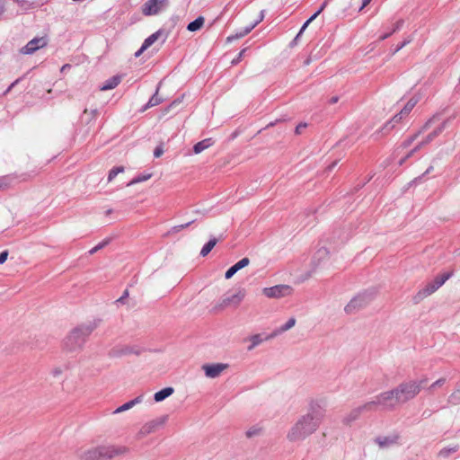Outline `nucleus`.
<instances>
[{"mask_svg":"<svg viewBox=\"0 0 460 460\" xmlns=\"http://www.w3.org/2000/svg\"><path fill=\"white\" fill-rule=\"evenodd\" d=\"M435 288L430 285V282L428 283L423 288L418 291V293L413 296L412 300L414 304H419L424 298L428 297L431 294L435 292Z\"/></svg>","mask_w":460,"mask_h":460,"instance_id":"19","label":"nucleus"},{"mask_svg":"<svg viewBox=\"0 0 460 460\" xmlns=\"http://www.w3.org/2000/svg\"><path fill=\"white\" fill-rule=\"evenodd\" d=\"M249 263H250V260L247 257H245V258H243L242 260H240L238 262H236L232 267L237 272L238 270H242L243 268L248 266Z\"/></svg>","mask_w":460,"mask_h":460,"instance_id":"37","label":"nucleus"},{"mask_svg":"<svg viewBox=\"0 0 460 460\" xmlns=\"http://www.w3.org/2000/svg\"><path fill=\"white\" fill-rule=\"evenodd\" d=\"M128 296V289H126V290L124 291L123 295H122L119 298H118V299L116 300V303H118V304H119H119H124V303H125V300H126V298H127Z\"/></svg>","mask_w":460,"mask_h":460,"instance_id":"46","label":"nucleus"},{"mask_svg":"<svg viewBox=\"0 0 460 460\" xmlns=\"http://www.w3.org/2000/svg\"><path fill=\"white\" fill-rule=\"evenodd\" d=\"M195 222V220H191L190 222H187L185 224H181V225H179V226H175L172 228L171 232L172 233H178L180 232L181 230L184 229V228H187L188 226H190L191 224H193Z\"/></svg>","mask_w":460,"mask_h":460,"instance_id":"41","label":"nucleus"},{"mask_svg":"<svg viewBox=\"0 0 460 460\" xmlns=\"http://www.w3.org/2000/svg\"><path fill=\"white\" fill-rule=\"evenodd\" d=\"M371 411L367 402L352 409L344 418L342 422L346 425L358 420L363 412Z\"/></svg>","mask_w":460,"mask_h":460,"instance_id":"14","label":"nucleus"},{"mask_svg":"<svg viewBox=\"0 0 460 460\" xmlns=\"http://www.w3.org/2000/svg\"><path fill=\"white\" fill-rule=\"evenodd\" d=\"M327 3H328V0H325V1L322 4V5L320 6V8L317 10V12H319V13H321L324 10V8H325V7H326V5H327Z\"/></svg>","mask_w":460,"mask_h":460,"instance_id":"56","label":"nucleus"},{"mask_svg":"<svg viewBox=\"0 0 460 460\" xmlns=\"http://www.w3.org/2000/svg\"><path fill=\"white\" fill-rule=\"evenodd\" d=\"M418 99L411 98L405 106L402 109L401 114L408 115L411 110L414 108V106L417 104Z\"/></svg>","mask_w":460,"mask_h":460,"instance_id":"34","label":"nucleus"},{"mask_svg":"<svg viewBox=\"0 0 460 460\" xmlns=\"http://www.w3.org/2000/svg\"><path fill=\"white\" fill-rule=\"evenodd\" d=\"M146 49H142V47L135 53V57H139Z\"/></svg>","mask_w":460,"mask_h":460,"instance_id":"63","label":"nucleus"},{"mask_svg":"<svg viewBox=\"0 0 460 460\" xmlns=\"http://www.w3.org/2000/svg\"><path fill=\"white\" fill-rule=\"evenodd\" d=\"M141 353V349L137 346H130V345H116L113 348H111L109 352L108 356L110 358H121L124 356L128 355H139Z\"/></svg>","mask_w":460,"mask_h":460,"instance_id":"9","label":"nucleus"},{"mask_svg":"<svg viewBox=\"0 0 460 460\" xmlns=\"http://www.w3.org/2000/svg\"><path fill=\"white\" fill-rule=\"evenodd\" d=\"M228 367L227 364L217 363V364H206L202 366V369L205 372L207 377L216 378Z\"/></svg>","mask_w":460,"mask_h":460,"instance_id":"13","label":"nucleus"},{"mask_svg":"<svg viewBox=\"0 0 460 460\" xmlns=\"http://www.w3.org/2000/svg\"><path fill=\"white\" fill-rule=\"evenodd\" d=\"M169 0H148L142 5V13L146 16L155 15L169 6Z\"/></svg>","mask_w":460,"mask_h":460,"instance_id":"8","label":"nucleus"},{"mask_svg":"<svg viewBox=\"0 0 460 460\" xmlns=\"http://www.w3.org/2000/svg\"><path fill=\"white\" fill-rule=\"evenodd\" d=\"M338 101H339V97H338V96H332V97L329 100V103H330V104H334V103H336Z\"/></svg>","mask_w":460,"mask_h":460,"instance_id":"58","label":"nucleus"},{"mask_svg":"<svg viewBox=\"0 0 460 460\" xmlns=\"http://www.w3.org/2000/svg\"><path fill=\"white\" fill-rule=\"evenodd\" d=\"M451 277L450 273H444L442 275L437 276L430 285L437 291L449 278Z\"/></svg>","mask_w":460,"mask_h":460,"instance_id":"26","label":"nucleus"},{"mask_svg":"<svg viewBox=\"0 0 460 460\" xmlns=\"http://www.w3.org/2000/svg\"><path fill=\"white\" fill-rule=\"evenodd\" d=\"M121 82L120 75H114L106 80L103 84L100 87L101 91H107L114 89Z\"/></svg>","mask_w":460,"mask_h":460,"instance_id":"21","label":"nucleus"},{"mask_svg":"<svg viewBox=\"0 0 460 460\" xmlns=\"http://www.w3.org/2000/svg\"><path fill=\"white\" fill-rule=\"evenodd\" d=\"M264 18V11H261L260 13V16H258V19L255 22H258V24L263 20Z\"/></svg>","mask_w":460,"mask_h":460,"instance_id":"60","label":"nucleus"},{"mask_svg":"<svg viewBox=\"0 0 460 460\" xmlns=\"http://www.w3.org/2000/svg\"><path fill=\"white\" fill-rule=\"evenodd\" d=\"M251 345L248 346V350H252L255 347L262 343L265 340V337L263 338L261 334H254L250 337Z\"/></svg>","mask_w":460,"mask_h":460,"instance_id":"31","label":"nucleus"},{"mask_svg":"<svg viewBox=\"0 0 460 460\" xmlns=\"http://www.w3.org/2000/svg\"><path fill=\"white\" fill-rule=\"evenodd\" d=\"M168 419L167 415L161 416L145 423L138 432V437L143 438L148 434L155 432L159 428L163 427Z\"/></svg>","mask_w":460,"mask_h":460,"instance_id":"11","label":"nucleus"},{"mask_svg":"<svg viewBox=\"0 0 460 460\" xmlns=\"http://www.w3.org/2000/svg\"><path fill=\"white\" fill-rule=\"evenodd\" d=\"M245 51H246V49H242V50L240 51V53L238 54L237 58H234V59H233L232 64H233V65H236V64H238V63L242 60V58H243V54H244V52H245Z\"/></svg>","mask_w":460,"mask_h":460,"instance_id":"44","label":"nucleus"},{"mask_svg":"<svg viewBox=\"0 0 460 460\" xmlns=\"http://www.w3.org/2000/svg\"><path fill=\"white\" fill-rule=\"evenodd\" d=\"M311 22H308V20L303 24V26L301 27L299 32L297 33V37H300L302 35V33L304 32V31L305 30V28L310 24Z\"/></svg>","mask_w":460,"mask_h":460,"instance_id":"52","label":"nucleus"},{"mask_svg":"<svg viewBox=\"0 0 460 460\" xmlns=\"http://www.w3.org/2000/svg\"><path fill=\"white\" fill-rule=\"evenodd\" d=\"M205 19L202 16H199L194 21L190 22L188 26L187 30L190 31H196L202 28L204 24Z\"/></svg>","mask_w":460,"mask_h":460,"instance_id":"29","label":"nucleus"},{"mask_svg":"<svg viewBox=\"0 0 460 460\" xmlns=\"http://www.w3.org/2000/svg\"><path fill=\"white\" fill-rule=\"evenodd\" d=\"M292 291L293 288L288 285H276L263 288L262 293L269 298H280L290 296Z\"/></svg>","mask_w":460,"mask_h":460,"instance_id":"10","label":"nucleus"},{"mask_svg":"<svg viewBox=\"0 0 460 460\" xmlns=\"http://www.w3.org/2000/svg\"><path fill=\"white\" fill-rule=\"evenodd\" d=\"M325 416V411L314 401L309 403L308 411L301 415L287 434L289 442L304 441L314 434L321 426Z\"/></svg>","mask_w":460,"mask_h":460,"instance_id":"1","label":"nucleus"},{"mask_svg":"<svg viewBox=\"0 0 460 460\" xmlns=\"http://www.w3.org/2000/svg\"><path fill=\"white\" fill-rule=\"evenodd\" d=\"M96 327L97 323H90L72 330L64 341L65 349L68 351H75L81 349L85 343L87 337Z\"/></svg>","mask_w":460,"mask_h":460,"instance_id":"4","label":"nucleus"},{"mask_svg":"<svg viewBox=\"0 0 460 460\" xmlns=\"http://www.w3.org/2000/svg\"><path fill=\"white\" fill-rule=\"evenodd\" d=\"M404 21L402 19L397 21L395 24L394 25V28L392 30V32L394 33L401 30V28L403 26Z\"/></svg>","mask_w":460,"mask_h":460,"instance_id":"43","label":"nucleus"},{"mask_svg":"<svg viewBox=\"0 0 460 460\" xmlns=\"http://www.w3.org/2000/svg\"><path fill=\"white\" fill-rule=\"evenodd\" d=\"M142 401H143V395H139V396L136 397L135 399H133V400H131V401L122 404L121 406L118 407L113 411V413L117 414V413H120L122 411H128V410L131 409L132 407H134L135 405L140 403Z\"/></svg>","mask_w":460,"mask_h":460,"instance_id":"20","label":"nucleus"},{"mask_svg":"<svg viewBox=\"0 0 460 460\" xmlns=\"http://www.w3.org/2000/svg\"><path fill=\"white\" fill-rule=\"evenodd\" d=\"M449 404L459 405L460 404V387L455 390L447 399Z\"/></svg>","mask_w":460,"mask_h":460,"instance_id":"33","label":"nucleus"},{"mask_svg":"<svg viewBox=\"0 0 460 460\" xmlns=\"http://www.w3.org/2000/svg\"><path fill=\"white\" fill-rule=\"evenodd\" d=\"M150 178H151V174L150 173L145 174V175H139V176H137V177L133 178L127 185L128 186H131V185H134V184H137V183L147 181Z\"/></svg>","mask_w":460,"mask_h":460,"instance_id":"36","label":"nucleus"},{"mask_svg":"<svg viewBox=\"0 0 460 460\" xmlns=\"http://www.w3.org/2000/svg\"><path fill=\"white\" fill-rule=\"evenodd\" d=\"M372 0H362V4L359 6L358 11H362Z\"/></svg>","mask_w":460,"mask_h":460,"instance_id":"55","label":"nucleus"},{"mask_svg":"<svg viewBox=\"0 0 460 460\" xmlns=\"http://www.w3.org/2000/svg\"><path fill=\"white\" fill-rule=\"evenodd\" d=\"M128 452V447L123 446H99L84 450L79 455V458L80 460H106L125 455Z\"/></svg>","mask_w":460,"mask_h":460,"instance_id":"3","label":"nucleus"},{"mask_svg":"<svg viewBox=\"0 0 460 460\" xmlns=\"http://www.w3.org/2000/svg\"><path fill=\"white\" fill-rule=\"evenodd\" d=\"M110 243V239L103 240L102 243H98L96 246H94L93 249L89 251L90 254H93L97 252L99 250L105 247Z\"/></svg>","mask_w":460,"mask_h":460,"instance_id":"40","label":"nucleus"},{"mask_svg":"<svg viewBox=\"0 0 460 460\" xmlns=\"http://www.w3.org/2000/svg\"><path fill=\"white\" fill-rule=\"evenodd\" d=\"M405 116L404 114H401V111L394 116L392 120L389 123H398L402 117Z\"/></svg>","mask_w":460,"mask_h":460,"instance_id":"49","label":"nucleus"},{"mask_svg":"<svg viewBox=\"0 0 460 460\" xmlns=\"http://www.w3.org/2000/svg\"><path fill=\"white\" fill-rule=\"evenodd\" d=\"M19 82H20V79H16L14 82H13L11 84V85L4 92V94L8 93Z\"/></svg>","mask_w":460,"mask_h":460,"instance_id":"54","label":"nucleus"},{"mask_svg":"<svg viewBox=\"0 0 460 460\" xmlns=\"http://www.w3.org/2000/svg\"><path fill=\"white\" fill-rule=\"evenodd\" d=\"M217 243V238H215V237L210 238L209 241L207 243H205L204 246L202 247V249L200 251V255L202 257L207 256L211 252V250L215 247Z\"/></svg>","mask_w":460,"mask_h":460,"instance_id":"30","label":"nucleus"},{"mask_svg":"<svg viewBox=\"0 0 460 460\" xmlns=\"http://www.w3.org/2000/svg\"><path fill=\"white\" fill-rule=\"evenodd\" d=\"M412 40H413V39H412V37H411V36L407 37V38H406V39H405V40H404L401 44H399V45L395 48V49H394V53H396V52H398L399 50H401L403 47H405L406 45H408L409 43H411V42L412 41Z\"/></svg>","mask_w":460,"mask_h":460,"instance_id":"42","label":"nucleus"},{"mask_svg":"<svg viewBox=\"0 0 460 460\" xmlns=\"http://www.w3.org/2000/svg\"><path fill=\"white\" fill-rule=\"evenodd\" d=\"M306 123H300L296 127V134L299 135L302 133V130L306 128Z\"/></svg>","mask_w":460,"mask_h":460,"instance_id":"50","label":"nucleus"},{"mask_svg":"<svg viewBox=\"0 0 460 460\" xmlns=\"http://www.w3.org/2000/svg\"><path fill=\"white\" fill-rule=\"evenodd\" d=\"M162 34V31L158 30L155 33L151 34L149 37H147L143 44H142V49H148L151 45H153L159 38V36Z\"/></svg>","mask_w":460,"mask_h":460,"instance_id":"28","label":"nucleus"},{"mask_svg":"<svg viewBox=\"0 0 460 460\" xmlns=\"http://www.w3.org/2000/svg\"><path fill=\"white\" fill-rule=\"evenodd\" d=\"M159 88L156 89L155 93L149 99L148 102L144 107V111L148 108L155 107L162 102V98L158 96Z\"/></svg>","mask_w":460,"mask_h":460,"instance_id":"32","label":"nucleus"},{"mask_svg":"<svg viewBox=\"0 0 460 460\" xmlns=\"http://www.w3.org/2000/svg\"><path fill=\"white\" fill-rule=\"evenodd\" d=\"M427 384L428 378L422 377L420 379H407L397 385L393 389L399 405L416 398Z\"/></svg>","mask_w":460,"mask_h":460,"instance_id":"2","label":"nucleus"},{"mask_svg":"<svg viewBox=\"0 0 460 460\" xmlns=\"http://www.w3.org/2000/svg\"><path fill=\"white\" fill-rule=\"evenodd\" d=\"M400 435L399 433H393L389 436H379L375 438V443L378 445L380 448H387L399 443Z\"/></svg>","mask_w":460,"mask_h":460,"instance_id":"15","label":"nucleus"},{"mask_svg":"<svg viewBox=\"0 0 460 460\" xmlns=\"http://www.w3.org/2000/svg\"><path fill=\"white\" fill-rule=\"evenodd\" d=\"M447 120L443 121L437 128H435L432 132H430L424 140H422L419 145H417L412 150L411 153L417 152L421 146L427 145L433 141L442 131L445 129Z\"/></svg>","mask_w":460,"mask_h":460,"instance_id":"16","label":"nucleus"},{"mask_svg":"<svg viewBox=\"0 0 460 460\" xmlns=\"http://www.w3.org/2000/svg\"><path fill=\"white\" fill-rule=\"evenodd\" d=\"M458 449H459V445H457V444L450 446V447H447L442 448L438 452V456L441 458H447V457H449L450 455L457 452Z\"/></svg>","mask_w":460,"mask_h":460,"instance_id":"27","label":"nucleus"},{"mask_svg":"<svg viewBox=\"0 0 460 460\" xmlns=\"http://www.w3.org/2000/svg\"><path fill=\"white\" fill-rule=\"evenodd\" d=\"M319 12H315L309 19H308V22H312L318 15H319Z\"/></svg>","mask_w":460,"mask_h":460,"instance_id":"61","label":"nucleus"},{"mask_svg":"<svg viewBox=\"0 0 460 460\" xmlns=\"http://www.w3.org/2000/svg\"><path fill=\"white\" fill-rule=\"evenodd\" d=\"M261 428L258 426H252L245 432V435L248 438H252L253 437L261 435Z\"/></svg>","mask_w":460,"mask_h":460,"instance_id":"35","label":"nucleus"},{"mask_svg":"<svg viewBox=\"0 0 460 460\" xmlns=\"http://www.w3.org/2000/svg\"><path fill=\"white\" fill-rule=\"evenodd\" d=\"M62 374V369L60 367H55L51 370V375L54 377H57Z\"/></svg>","mask_w":460,"mask_h":460,"instance_id":"51","label":"nucleus"},{"mask_svg":"<svg viewBox=\"0 0 460 460\" xmlns=\"http://www.w3.org/2000/svg\"><path fill=\"white\" fill-rule=\"evenodd\" d=\"M213 144H214V141L212 140V138L203 139V140H201V141H199V142H198L197 144L194 145L193 152L195 154H199L202 151H204L207 148H208L209 146H211Z\"/></svg>","mask_w":460,"mask_h":460,"instance_id":"23","label":"nucleus"},{"mask_svg":"<svg viewBox=\"0 0 460 460\" xmlns=\"http://www.w3.org/2000/svg\"><path fill=\"white\" fill-rule=\"evenodd\" d=\"M164 154V149L162 146H158L155 147L154 151V156L158 158Z\"/></svg>","mask_w":460,"mask_h":460,"instance_id":"45","label":"nucleus"},{"mask_svg":"<svg viewBox=\"0 0 460 460\" xmlns=\"http://www.w3.org/2000/svg\"><path fill=\"white\" fill-rule=\"evenodd\" d=\"M296 318L295 317H291L288 320V322L281 325L280 327L277 328L276 330H274L269 335H266L265 336V340H270V339H273L275 337H277L278 335L290 330L292 327L295 326L296 324Z\"/></svg>","mask_w":460,"mask_h":460,"instance_id":"17","label":"nucleus"},{"mask_svg":"<svg viewBox=\"0 0 460 460\" xmlns=\"http://www.w3.org/2000/svg\"><path fill=\"white\" fill-rule=\"evenodd\" d=\"M258 25V22H254L251 23L249 26H246L243 30H242L240 32H237L234 36H230L227 38L228 41H231L233 40L241 39L244 36H246L248 33H250L253 28H255Z\"/></svg>","mask_w":460,"mask_h":460,"instance_id":"25","label":"nucleus"},{"mask_svg":"<svg viewBox=\"0 0 460 460\" xmlns=\"http://www.w3.org/2000/svg\"><path fill=\"white\" fill-rule=\"evenodd\" d=\"M371 411L381 408L384 411H394L399 405L394 389L377 394L374 400L367 402Z\"/></svg>","mask_w":460,"mask_h":460,"instance_id":"5","label":"nucleus"},{"mask_svg":"<svg viewBox=\"0 0 460 460\" xmlns=\"http://www.w3.org/2000/svg\"><path fill=\"white\" fill-rule=\"evenodd\" d=\"M373 299L371 294L363 293L353 297L345 306L344 310L347 314H354L358 310L366 307Z\"/></svg>","mask_w":460,"mask_h":460,"instance_id":"7","label":"nucleus"},{"mask_svg":"<svg viewBox=\"0 0 460 460\" xmlns=\"http://www.w3.org/2000/svg\"><path fill=\"white\" fill-rule=\"evenodd\" d=\"M46 45L47 40L44 37L34 38L30 40L23 48H22L21 52L25 55H31L36 50L45 47Z\"/></svg>","mask_w":460,"mask_h":460,"instance_id":"12","label":"nucleus"},{"mask_svg":"<svg viewBox=\"0 0 460 460\" xmlns=\"http://www.w3.org/2000/svg\"><path fill=\"white\" fill-rule=\"evenodd\" d=\"M445 383H446V378L445 377H441V378L438 379L437 381L433 382L427 388V390L431 393L434 389H436L438 387H441Z\"/></svg>","mask_w":460,"mask_h":460,"instance_id":"39","label":"nucleus"},{"mask_svg":"<svg viewBox=\"0 0 460 460\" xmlns=\"http://www.w3.org/2000/svg\"><path fill=\"white\" fill-rule=\"evenodd\" d=\"M393 34L392 31L388 33H385L384 35L380 36V40H386L388 37H390L391 35Z\"/></svg>","mask_w":460,"mask_h":460,"instance_id":"59","label":"nucleus"},{"mask_svg":"<svg viewBox=\"0 0 460 460\" xmlns=\"http://www.w3.org/2000/svg\"><path fill=\"white\" fill-rule=\"evenodd\" d=\"M311 22H308V20L303 24V26L301 27L299 32L297 33V37H300L302 35V33L304 32V31L305 30V28L310 24Z\"/></svg>","mask_w":460,"mask_h":460,"instance_id":"53","label":"nucleus"},{"mask_svg":"<svg viewBox=\"0 0 460 460\" xmlns=\"http://www.w3.org/2000/svg\"><path fill=\"white\" fill-rule=\"evenodd\" d=\"M6 186V183L3 180H0V190H4Z\"/></svg>","mask_w":460,"mask_h":460,"instance_id":"62","label":"nucleus"},{"mask_svg":"<svg viewBox=\"0 0 460 460\" xmlns=\"http://www.w3.org/2000/svg\"><path fill=\"white\" fill-rule=\"evenodd\" d=\"M173 392L174 389L172 387H165L155 394L154 400L157 402H162L171 396Z\"/></svg>","mask_w":460,"mask_h":460,"instance_id":"22","label":"nucleus"},{"mask_svg":"<svg viewBox=\"0 0 460 460\" xmlns=\"http://www.w3.org/2000/svg\"><path fill=\"white\" fill-rule=\"evenodd\" d=\"M8 254H9V252L7 250L0 252V264H3L4 262L6 261L7 258H8Z\"/></svg>","mask_w":460,"mask_h":460,"instance_id":"48","label":"nucleus"},{"mask_svg":"<svg viewBox=\"0 0 460 460\" xmlns=\"http://www.w3.org/2000/svg\"><path fill=\"white\" fill-rule=\"evenodd\" d=\"M124 172L123 166H118V167L112 168L109 172L108 181H111L119 172Z\"/></svg>","mask_w":460,"mask_h":460,"instance_id":"38","label":"nucleus"},{"mask_svg":"<svg viewBox=\"0 0 460 460\" xmlns=\"http://www.w3.org/2000/svg\"><path fill=\"white\" fill-rule=\"evenodd\" d=\"M414 153H411V151L402 159H401V161L399 162V164H402L406 159H408L409 157H411Z\"/></svg>","mask_w":460,"mask_h":460,"instance_id":"57","label":"nucleus"},{"mask_svg":"<svg viewBox=\"0 0 460 460\" xmlns=\"http://www.w3.org/2000/svg\"><path fill=\"white\" fill-rule=\"evenodd\" d=\"M245 295L246 291L244 288H239L232 295H226L222 300L214 306L213 311L219 312L230 306L237 307L243 300Z\"/></svg>","mask_w":460,"mask_h":460,"instance_id":"6","label":"nucleus"},{"mask_svg":"<svg viewBox=\"0 0 460 460\" xmlns=\"http://www.w3.org/2000/svg\"><path fill=\"white\" fill-rule=\"evenodd\" d=\"M329 251L325 247L319 248L313 259V263L317 266L320 264L321 261H323L328 258Z\"/></svg>","mask_w":460,"mask_h":460,"instance_id":"24","label":"nucleus"},{"mask_svg":"<svg viewBox=\"0 0 460 460\" xmlns=\"http://www.w3.org/2000/svg\"><path fill=\"white\" fill-rule=\"evenodd\" d=\"M296 40H299V37H297V35L295 37V39L293 40L291 45H294L296 44Z\"/></svg>","mask_w":460,"mask_h":460,"instance_id":"64","label":"nucleus"},{"mask_svg":"<svg viewBox=\"0 0 460 460\" xmlns=\"http://www.w3.org/2000/svg\"><path fill=\"white\" fill-rule=\"evenodd\" d=\"M437 119V116H433L431 119H429V120L424 124V126L422 127V128H421L420 131H418L417 133H415V134H414V135H412L411 137H408L407 139H405V140L402 143L401 146H402V148H407V147H409V146L413 143V141H414V140L419 137V135H420L421 132H423V131L427 130V129L429 128V126H430V125L435 121V119Z\"/></svg>","mask_w":460,"mask_h":460,"instance_id":"18","label":"nucleus"},{"mask_svg":"<svg viewBox=\"0 0 460 460\" xmlns=\"http://www.w3.org/2000/svg\"><path fill=\"white\" fill-rule=\"evenodd\" d=\"M235 273H236V271L234 270V268H233V267H230V268L226 270V274H225V278H226V279H231V278H232Z\"/></svg>","mask_w":460,"mask_h":460,"instance_id":"47","label":"nucleus"}]
</instances>
